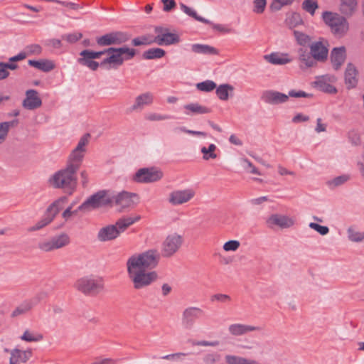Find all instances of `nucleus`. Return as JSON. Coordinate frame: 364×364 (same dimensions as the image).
I'll return each instance as SVG.
<instances>
[{"mask_svg": "<svg viewBox=\"0 0 364 364\" xmlns=\"http://www.w3.org/2000/svg\"><path fill=\"white\" fill-rule=\"evenodd\" d=\"M166 55V51L161 48H151L145 50L142 57L146 60L160 59Z\"/></svg>", "mask_w": 364, "mask_h": 364, "instance_id": "obj_33", "label": "nucleus"}, {"mask_svg": "<svg viewBox=\"0 0 364 364\" xmlns=\"http://www.w3.org/2000/svg\"><path fill=\"white\" fill-rule=\"evenodd\" d=\"M314 85L318 90L326 93L333 94L337 92L336 88L328 82L325 76L317 77Z\"/></svg>", "mask_w": 364, "mask_h": 364, "instance_id": "obj_30", "label": "nucleus"}, {"mask_svg": "<svg viewBox=\"0 0 364 364\" xmlns=\"http://www.w3.org/2000/svg\"><path fill=\"white\" fill-rule=\"evenodd\" d=\"M309 227L321 235H326L329 232V228L327 226L320 225L316 223H310Z\"/></svg>", "mask_w": 364, "mask_h": 364, "instance_id": "obj_52", "label": "nucleus"}, {"mask_svg": "<svg viewBox=\"0 0 364 364\" xmlns=\"http://www.w3.org/2000/svg\"><path fill=\"white\" fill-rule=\"evenodd\" d=\"M54 218H53V215H51L46 211L43 218L39 221L28 228V231L34 232L39 230L49 225L54 220Z\"/></svg>", "mask_w": 364, "mask_h": 364, "instance_id": "obj_35", "label": "nucleus"}, {"mask_svg": "<svg viewBox=\"0 0 364 364\" xmlns=\"http://www.w3.org/2000/svg\"><path fill=\"white\" fill-rule=\"evenodd\" d=\"M310 51L316 61L323 62L327 59L328 50L321 41L313 43Z\"/></svg>", "mask_w": 364, "mask_h": 364, "instance_id": "obj_21", "label": "nucleus"}, {"mask_svg": "<svg viewBox=\"0 0 364 364\" xmlns=\"http://www.w3.org/2000/svg\"><path fill=\"white\" fill-rule=\"evenodd\" d=\"M107 52L109 55L100 63L101 67H106L107 64H112L117 67L120 66L124 60H131L136 55V50L134 48L125 46L121 48L109 47L107 49Z\"/></svg>", "mask_w": 364, "mask_h": 364, "instance_id": "obj_6", "label": "nucleus"}, {"mask_svg": "<svg viewBox=\"0 0 364 364\" xmlns=\"http://www.w3.org/2000/svg\"><path fill=\"white\" fill-rule=\"evenodd\" d=\"M240 246V243L238 240H229L223 245V250L226 252L236 251Z\"/></svg>", "mask_w": 364, "mask_h": 364, "instance_id": "obj_50", "label": "nucleus"}, {"mask_svg": "<svg viewBox=\"0 0 364 364\" xmlns=\"http://www.w3.org/2000/svg\"><path fill=\"white\" fill-rule=\"evenodd\" d=\"M26 50L28 53H26L27 55H33V54L38 55L41 53L42 48L38 44H32V45L28 46L26 47Z\"/></svg>", "mask_w": 364, "mask_h": 364, "instance_id": "obj_60", "label": "nucleus"}, {"mask_svg": "<svg viewBox=\"0 0 364 364\" xmlns=\"http://www.w3.org/2000/svg\"><path fill=\"white\" fill-rule=\"evenodd\" d=\"M299 54V60L301 65H300L302 68L303 65L306 68H311L315 65L316 63V59L314 58L311 51L308 52V50L304 48H301L298 50Z\"/></svg>", "mask_w": 364, "mask_h": 364, "instance_id": "obj_29", "label": "nucleus"}, {"mask_svg": "<svg viewBox=\"0 0 364 364\" xmlns=\"http://www.w3.org/2000/svg\"><path fill=\"white\" fill-rule=\"evenodd\" d=\"M358 0H339V11L346 17H351L358 11Z\"/></svg>", "mask_w": 364, "mask_h": 364, "instance_id": "obj_19", "label": "nucleus"}, {"mask_svg": "<svg viewBox=\"0 0 364 364\" xmlns=\"http://www.w3.org/2000/svg\"><path fill=\"white\" fill-rule=\"evenodd\" d=\"M346 48L343 46L334 48L331 51V60L335 70H338L346 60Z\"/></svg>", "mask_w": 364, "mask_h": 364, "instance_id": "obj_26", "label": "nucleus"}, {"mask_svg": "<svg viewBox=\"0 0 364 364\" xmlns=\"http://www.w3.org/2000/svg\"><path fill=\"white\" fill-rule=\"evenodd\" d=\"M294 0H272L269 4V10L272 12H277L282 9L283 7L291 6Z\"/></svg>", "mask_w": 364, "mask_h": 364, "instance_id": "obj_42", "label": "nucleus"}, {"mask_svg": "<svg viewBox=\"0 0 364 364\" xmlns=\"http://www.w3.org/2000/svg\"><path fill=\"white\" fill-rule=\"evenodd\" d=\"M28 63L29 65L46 73L51 71L55 68V64L49 60H29Z\"/></svg>", "mask_w": 364, "mask_h": 364, "instance_id": "obj_31", "label": "nucleus"}, {"mask_svg": "<svg viewBox=\"0 0 364 364\" xmlns=\"http://www.w3.org/2000/svg\"><path fill=\"white\" fill-rule=\"evenodd\" d=\"M195 196L191 188L176 190L170 193L168 202L173 205H179L190 201Z\"/></svg>", "mask_w": 364, "mask_h": 364, "instance_id": "obj_13", "label": "nucleus"}, {"mask_svg": "<svg viewBox=\"0 0 364 364\" xmlns=\"http://www.w3.org/2000/svg\"><path fill=\"white\" fill-rule=\"evenodd\" d=\"M80 58L77 59V63L81 65L85 66L90 68L92 71H95L100 66V63L95 61L93 58H91L89 50L85 49L80 53Z\"/></svg>", "mask_w": 364, "mask_h": 364, "instance_id": "obj_25", "label": "nucleus"}, {"mask_svg": "<svg viewBox=\"0 0 364 364\" xmlns=\"http://www.w3.org/2000/svg\"><path fill=\"white\" fill-rule=\"evenodd\" d=\"M154 95L149 92H146L138 95L133 105L130 107V111L141 110L145 106L153 103Z\"/></svg>", "mask_w": 364, "mask_h": 364, "instance_id": "obj_20", "label": "nucleus"}, {"mask_svg": "<svg viewBox=\"0 0 364 364\" xmlns=\"http://www.w3.org/2000/svg\"><path fill=\"white\" fill-rule=\"evenodd\" d=\"M348 237L352 242H361L364 240V232L357 231L353 228H349Z\"/></svg>", "mask_w": 364, "mask_h": 364, "instance_id": "obj_47", "label": "nucleus"}, {"mask_svg": "<svg viewBox=\"0 0 364 364\" xmlns=\"http://www.w3.org/2000/svg\"><path fill=\"white\" fill-rule=\"evenodd\" d=\"M264 59L272 65H283L291 62L288 53H272L269 55H264Z\"/></svg>", "mask_w": 364, "mask_h": 364, "instance_id": "obj_27", "label": "nucleus"}, {"mask_svg": "<svg viewBox=\"0 0 364 364\" xmlns=\"http://www.w3.org/2000/svg\"><path fill=\"white\" fill-rule=\"evenodd\" d=\"M129 36L122 31H115L106 33L97 38L96 42L100 46H108L111 45H120L127 42Z\"/></svg>", "mask_w": 364, "mask_h": 364, "instance_id": "obj_10", "label": "nucleus"}, {"mask_svg": "<svg viewBox=\"0 0 364 364\" xmlns=\"http://www.w3.org/2000/svg\"><path fill=\"white\" fill-rule=\"evenodd\" d=\"M21 339L27 342H37L43 339V336L39 333H33L26 330L21 336Z\"/></svg>", "mask_w": 364, "mask_h": 364, "instance_id": "obj_49", "label": "nucleus"}, {"mask_svg": "<svg viewBox=\"0 0 364 364\" xmlns=\"http://www.w3.org/2000/svg\"><path fill=\"white\" fill-rule=\"evenodd\" d=\"M85 151L77 150L75 149L71 152L68 164L77 165V170L80 168V164L84 158Z\"/></svg>", "mask_w": 364, "mask_h": 364, "instance_id": "obj_39", "label": "nucleus"}, {"mask_svg": "<svg viewBox=\"0 0 364 364\" xmlns=\"http://www.w3.org/2000/svg\"><path fill=\"white\" fill-rule=\"evenodd\" d=\"M113 203L116 205H120L122 208H129L134 205L133 198L136 197L134 193H131L127 191H122L117 195L112 194Z\"/></svg>", "mask_w": 364, "mask_h": 364, "instance_id": "obj_23", "label": "nucleus"}, {"mask_svg": "<svg viewBox=\"0 0 364 364\" xmlns=\"http://www.w3.org/2000/svg\"><path fill=\"white\" fill-rule=\"evenodd\" d=\"M346 17L331 11H324L322 14L323 21L330 27L332 33L338 38L344 36L349 29V23Z\"/></svg>", "mask_w": 364, "mask_h": 364, "instance_id": "obj_5", "label": "nucleus"}, {"mask_svg": "<svg viewBox=\"0 0 364 364\" xmlns=\"http://www.w3.org/2000/svg\"><path fill=\"white\" fill-rule=\"evenodd\" d=\"M139 219L140 216L121 218L117 220L114 225H108L100 229L97 239L100 242L113 240Z\"/></svg>", "mask_w": 364, "mask_h": 364, "instance_id": "obj_2", "label": "nucleus"}, {"mask_svg": "<svg viewBox=\"0 0 364 364\" xmlns=\"http://www.w3.org/2000/svg\"><path fill=\"white\" fill-rule=\"evenodd\" d=\"M225 360L227 364H259L255 360L247 359L244 357L233 355H226L225 356Z\"/></svg>", "mask_w": 364, "mask_h": 364, "instance_id": "obj_34", "label": "nucleus"}, {"mask_svg": "<svg viewBox=\"0 0 364 364\" xmlns=\"http://www.w3.org/2000/svg\"><path fill=\"white\" fill-rule=\"evenodd\" d=\"M9 364H21L26 363L32 356L33 352L31 349L25 350L18 348H14L10 351Z\"/></svg>", "mask_w": 364, "mask_h": 364, "instance_id": "obj_18", "label": "nucleus"}, {"mask_svg": "<svg viewBox=\"0 0 364 364\" xmlns=\"http://www.w3.org/2000/svg\"><path fill=\"white\" fill-rule=\"evenodd\" d=\"M82 36V35L81 33H73L63 35L62 38L66 40L70 43H74L79 41Z\"/></svg>", "mask_w": 364, "mask_h": 364, "instance_id": "obj_57", "label": "nucleus"}, {"mask_svg": "<svg viewBox=\"0 0 364 364\" xmlns=\"http://www.w3.org/2000/svg\"><path fill=\"white\" fill-rule=\"evenodd\" d=\"M153 43H155V41H154V38L146 35L135 38L132 41V45L134 46H148Z\"/></svg>", "mask_w": 364, "mask_h": 364, "instance_id": "obj_45", "label": "nucleus"}, {"mask_svg": "<svg viewBox=\"0 0 364 364\" xmlns=\"http://www.w3.org/2000/svg\"><path fill=\"white\" fill-rule=\"evenodd\" d=\"M77 165L67 164L66 167L53 173L48 179V183L54 188L63 189L72 194L77 186L76 173Z\"/></svg>", "mask_w": 364, "mask_h": 364, "instance_id": "obj_1", "label": "nucleus"}, {"mask_svg": "<svg viewBox=\"0 0 364 364\" xmlns=\"http://www.w3.org/2000/svg\"><path fill=\"white\" fill-rule=\"evenodd\" d=\"M301 7L306 12L314 16L316 10L318 8V4L316 0H304L302 2Z\"/></svg>", "mask_w": 364, "mask_h": 364, "instance_id": "obj_44", "label": "nucleus"}, {"mask_svg": "<svg viewBox=\"0 0 364 364\" xmlns=\"http://www.w3.org/2000/svg\"><path fill=\"white\" fill-rule=\"evenodd\" d=\"M160 254L156 250H149L138 255L129 258L127 265L138 267L141 269H151L155 268L159 261Z\"/></svg>", "mask_w": 364, "mask_h": 364, "instance_id": "obj_4", "label": "nucleus"}, {"mask_svg": "<svg viewBox=\"0 0 364 364\" xmlns=\"http://www.w3.org/2000/svg\"><path fill=\"white\" fill-rule=\"evenodd\" d=\"M262 100L271 105H277L286 103L288 101V96L279 91L268 90L262 93Z\"/></svg>", "mask_w": 364, "mask_h": 364, "instance_id": "obj_16", "label": "nucleus"}, {"mask_svg": "<svg viewBox=\"0 0 364 364\" xmlns=\"http://www.w3.org/2000/svg\"><path fill=\"white\" fill-rule=\"evenodd\" d=\"M146 119L149 121H161L172 119L173 117L168 114H160L156 113H151L146 116Z\"/></svg>", "mask_w": 364, "mask_h": 364, "instance_id": "obj_56", "label": "nucleus"}, {"mask_svg": "<svg viewBox=\"0 0 364 364\" xmlns=\"http://www.w3.org/2000/svg\"><path fill=\"white\" fill-rule=\"evenodd\" d=\"M175 132H182L188 134L194 135V136H201L203 137H205L207 136V134L203 132L200 131H194V130H190L186 129L185 127H179L174 129Z\"/></svg>", "mask_w": 364, "mask_h": 364, "instance_id": "obj_54", "label": "nucleus"}, {"mask_svg": "<svg viewBox=\"0 0 364 364\" xmlns=\"http://www.w3.org/2000/svg\"><path fill=\"white\" fill-rule=\"evenodd\" d=\"M256 328V327L252 326L237 323L230 326L229 331L232 335L240 336L247 332L254 331Z\"/></svg>", "mask_w": 364, "mask_h": 364, "instance_id": "obj_36", "label": "nucleus"}, {"mask_svg": "<svg viewBox=\"0 0 364 364\" xmlns=\"http://www.w3.org/2000/svg\"><path fill=\"white\" fill-rule=\"evenodd\" d=\"M184 114L188 116L203 114L210 113L211 109L207 107L200 105L198 102L189 103L183 105Z\"/></svg>", "mask_w": 364, "mask_h": 364, "instance_id": "obj_28", "label": "nucleus"}, {"mask_svg": "<svg viewBox=\"0 0 364 364\" xmlns=\"http://www.w3.org/2000/svg\"><path fill=\"white\" fill-rule=\"evenodd\" d=\"M287 96H288V99L289 98V97L296 98L311 97L312 94L307 93L303 90H291L289 91L288 95H287Z\"/></svg>", "mask_w": 364, "mask_h": 364, "instance_id": "obj_55", "label": "nucleus"}, {"mask_svg": "<svg viewBox=\"0 0 364 364\" xmlns=\"http://www.w3.org/2000/svg\"><path fill=\"white\" fill-rule=\"evenodd\" d=\"M69 237L66 234H61L48 240L41 241L38 247L43 252H50L65 247L69 243Z\"/></svg>", "mask_w": 364, "mask_h": 364, "instance_id": "obj_11", "label": "nucleus"}, {"mask_svg": "<svg viewBox=\"0 0 364 364\" xmlns=\"http://www.w3.org/2000/svg\"><path fill=\"white\" fill-rule=\"evenodd\" d=\"M184 318H200L205 316L203 309L198 307H188L183 313Z\"/></svg>", "mask_w": 364, "mask_h": 364, "instance_id": "obj_41", "label": "nucleus"}, {"mask_svg": "<svg viewBox=\"0 0 364 364\" xmlns=\"http://www.w3.org/2000/svg\"><path fill=\"white\" fill-rule=\"evenodd\" d=\"M294 36L297 43L303 47L307 46L310 43V36L303 32L295 30L294 31Z\"/></svg>", "mask_w": 364, "mask_h": 364, "instance_id": "obj_43", "label": "nucleus"}, {"mask_svg": "<svg viewBox=\"0 0 364 364\" xmlns=\"http://www.w3.org/2000/svg\"><path fill=\"white\" fill-rule=\"evenodd\" d=\"M127 266L129 277L136 289H140L150 285L157 278L156 272H147L136 267Z\"/></svg>", "mask_w": 364, "mask_h": 364, "instance_id": "obj_8", "label": "nucleus"}, {"mask_svg": "<svg viewBox=\"0 0 364 364\" xmlns=\"http://www.w3.org/2000/svg\"><path fill=\"white\" fill-rule=\"evenodd\" d=\"M254 9L253 11L256 14H262L265 9L267 5L266 0H254L253 1Z\"/></svg>", "mask_w": 364, "mask_h": 364, "instance_id": "obj_53", "label": "nucleus"}, {"mask_svg": "<svg viewBox=\"0 0 364 364\" xmlns=\"http://www.w3.org/2000/svg\"><path fill=\"white\" fill-rule=\"evenodd\" d=\"M349 178L350 177L348 175H341L334 178L331 181H328L327 184L330 188H333L344 184L349 180Z\"/></svg>", "mask_w": 364, "mask_h": 364, "instance_id": "obj_48", "label": "nucleus"}, {"mask_svg": "<svg viewBox=\"0 0 364 364\" xmlns=\"http://www.w3.org/2000/svg\"><path fill=\"white\" fill-rule=\"evenodd\" d=\"M181 10L186 14L188 16H191L194 19H196L198 21L206 23V24H211L212 22L209 21L208 19H206L200 16H198L195 10L187 6L186 5L181 4Z\"/></svg>", "mask_w": 364, "mask_h": 364, "instance_id": "obj_40", "label": "nucleus"}, {"mask_svg": "<svg viewBox=\"0 0 364 364\" xmlns=\"http://www.w3.org/2000/svg\"><path fill=\"white\" fill-rule=\"evenodd\" d=\"M183 242L181 235L174 233L166 237L162 244L161 253L164 257H168L176 253Z\"/></svg>", "mask_w": 364, "mask_h": 364, "instance_id": "obj_12", "label": "nucleus"}, {"mask_svg": "<svg viewBox=\"0 0 364 364\" xmlns=\"http://www.w3.org/2000/svg\"><path fill=\"white\" fill-rule=\"evenodd\" d=\"M201 153L203 154V159L205 161H208L209 159H215L217 158V154L215 153H211L208 149H207V147L203 146L200 149Z\"/></svg>", "mask_w": 364, "mask_h": 364, "instance_id": "obj_62", "label": "nucleus"}, {"mask_svg": "<svg viewBox=\"0 0 364 364\" xmlns=\"http://www.w3.org/2000/svg\"><path fill=\"white\" fill-rule=\"evenodd\" d=\"M75 287L85 295L95 296L103 290L104 280L99 276L88 275L77 279Z\"/></svg>", "mask_w": 364, "mask_h": 364, "instance_id": "obj_7", "label": "nucleus"}, {"mask_svg": "<svg viewBox=\"0 0 364 364\" xmlns=\"http://www.w3.org/2000/svg\"><path fill=\"white\" fill-rule=\"evenodd\" d=\"M90 137V134H84L79 140L77 146L75 149L77 150L85 151V146L89 142V139Z\"/></svg>", "mask_w": 364, "mask_h": 364, "instance_id": "obj_58", "label": "nucleus"}, {"mask_svg": "<svg viewBox=\"0 0 364 364\" xmlns=\"http://www.w3.org/2000/svg\"><path fill=\"white\" fill-rule=\"evenodd\" d=\"M154 41L159 46H171L179 43L180 37L177 33L168 31L166 33L154 37Z\"/></svg>", "mask_w": 364, "mask_h": 364, "instance_id": "obj_22", "label": "nucleus"}, {"mask_svg": "<svg viewBox=\"0 0 364 364\" xmlns=\"http://www.w3.org/2000/svg\"><path fill=\"white\" fill-rule=\"evenodd\" d=\"M266 224L268 228L272 229L274 227L284 229L293 226L294 221L287 215L275 213L272 214L267 218Z\"/></svg>", "mask_w": 364, "mask_h": 364, "instance_id": "obj_14", "label": "nucleus"}, {"mask_svg": "<svg viewBox=\"0 0 364 364\" xmlns=\"http://www.w3.org/2000/svg\"><path fill=\"white\" fill-rule=\"evenodd\" d=\"M210 301L212 302L218 301L223 304H227L231 301V298L228 294H216L210 297Z\"/></svg>", "mask_w": 364, "mask_h": 364, "instance_id": "obj_51", "label": "nucleus"}, {"mask_svg": "<svg viewBox=\"0 0 364 364\" xmlns=\"http://www.w3.org/2000/svg\"><path fill=\"white\" fill-rule=\"evenodd\" d=\"M191 50L198 54L203 55H218V50L209 45L194 43L191 45Z\"/></svg>", "mask_w": 364, "mask_h": 364, "instance_id": "obj_32", "label": "nucleus"}, {"mask_svg": "<svg viewBox=\"0 0 364 364\" xmlns=\"http://www.w3.org/2000/svg\"><path fill=\"white\" fill-rule=\"evenodd\" d=\"M163 177L161 171L154 168H142L138 170L133 176L136 183H149L159 181Z\"/></svg>", "mask_w": 364, "mask_h": 364, "instance_id": "obj_9", "label": "nucleus"}, {"mask_svg": "<svg viewBox=\"0 0 364 364\" xmlns=\"http://www.w3.org/2000/svg\"><path fill=\"white\" fill-rule=\"evenodd\" d=\"M191 343L193 346H217L219 345V342L218 341H191Z\"/></svg>", "mask_w": 364, "mask_h": 364, "instance_id": "obj_61", "label": "nucleus"}, {"mask_svg": "<svg viewBox=\"0 0 364 364\" xmlns=\"http://www.w3.org/2000/svg\"><path fill=\"white\" fill-rule=\"evenodd\" d=\"M234 87L229 84H223L216 87V95L221 100L225 101L228 100L229 92H232Z\"/></svg>", "mask_w": 364, "mask_h": 364, "instance_id": "obj_38", "label": "nucleus"}, {"mask_svg": "<svg viewBox=\"0 0 364 364\" xmlns=\"http://www.w3.org/2000/svg\"><path fill=\"white\" fill-rule=\"evenodd\" d=\"M42 105L41 99L36 90H28L26 92V98L23 100L22 105L25 109L33 110L38 108Z\"/></svg>", "mask_w": 364, "mask_h": 364, "instance_id": "obj_17", "label": "nucleus"}, {"mask_svg": "<svg viewBox=\"0 0 364 364\" xmlns=\"http://www.w3.org/2000/svg\"><path fill=\"white\" fill-rule=\"evenodd\" d=\"M196 88L202 92H210L216 88V83L212 80H207L196 84Z\"/></svg>", "mask_w": 364, "mask_h": 364, "instance_id": "obj_46", "label": "nucleus"}, {"mask_svg": "<svg viewBox=\"0 0 364 364\" xmlns=\"http://www.w3.org/2000/svg\"><path fill=\"white\" fill-rule=\"evenodd\" d=\"M67 200V197L63 196L55 200L53 203H51L46 211L50 213L51 215H53V218L56 216V215L59 213V211L63 208V205Z\"/></svg>", "mask_w": 364, "mask_h": 364, "instance_id": "obj_37", "label": "nucleus"}, {"mask_svg": "<svg viewBox=\"0 0 364 364\" xmlns=\"http://www.w3.org/2000/svg\"><path fill=\"white\" fill-rule=\"evenodd\" d=\"M112 193L107 190H101L88 197L80 206L78 210L90 212L92 210L112 205Z\"/></svg>", "mask_w": 364, "mask_h": 364, "instance_id": "obj_3", "label": "nucleus"}, {"mask_svg": "<svg viewBox=\"0 0 364 364\" xmlns=\"http://www.w3.org/2000/svg\"><path fill=\"white\" fill-rule=\"evenodd\" d=\"M309 120V117L307 115H304L301 113L296 114L293 118H292V122L293 123H299L303 122H307Z\"/></svg>", "mask_w": 364, "mask_h": 364, "instance_id": "obj_64", "label": "nucleus"}, {"mask_svg": "<svg viewBox=\"0 0 364 364\" xmlns=\"http://www.w3.org/2000/svg\"><path fill=\"white\" fill-rule=\"evenodd\" d=\"M358 70L352 64L348 63L347 65L344 78H345V84L348 89L354 88L358 84Z\"/></svg>", "mask_w": 364, "mask_h": 364, "instance_id": "obj_24", "label": "nucleus"}, {"mask_svg": "<svg viewBox=\"0 0 364 364\" xmlns=\"http://www.w3.org/2000/svg\"><path fill=\"white\" fill-rule=\"evenodd\" d=\"M46 294L44 292H41L36 296L26 299L21 303L11 313L12 317H17L20 316H24L35 305H36L41 299L46 297Z\"/></svg>", "mask_w": 364, "mask_h": 364, "instance_id": "obj_15", "label": "nucleus"}, {"mask_svg": "<svg viewBox=\"0 0 364 364\" xmlns=\"http://www.w3.org/2000/svg\"><path fill=\"white\" fill-rule=\"evenodd\" d=\"M117 360L97 358L91 364H117Z\"/></svg>", "mask_w": 364, "mask_h": 364, "instance_id": "obj_63", "label": "nucleus"}, {"mask_svg": "<svg viewBox=\"0 0 364 364\" xmlns=\"http://www.w3.org/2000/svg\"><path fill=\"white\" fill-rule=\"evenodd\" d=\"M219 359V355L216 353H208L203 357V360L205 364H215Z\"/></svg>", "mask_w": 364, "mask_h": 364, "instance_id": "obj_59", "label": "nucleus"}]
</instances>
